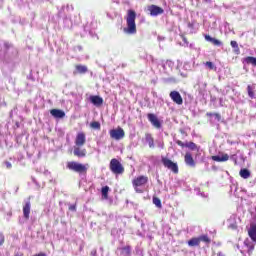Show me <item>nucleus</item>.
I'll use <instances>...</instances> for the list:
<instances>
[{
  "label": "nucleus",
  "instance_id": "f257e3e1",
  "mask_svg": "<svg viewBox=\"0 0 256 256\" xmlns=\"http://www.w3.org/2000/svg\"><path fill=\"white\" fill-rule=\"evenodd\" d=\"M137 19V13L135 10L129 9L125 16L126 27L123 28V32L126 35H135L137 33V24H135V20Z\"/></svg>",
  "mask_w": 256,
  "mask_h": 256
},
{
  "label": "nucleus",
  "instance_id": "f03ea898",
  "mask_svg": "<svg viewBox=\"0 0 256 256\" xmlns=\"http://www.w3.org/2000/svg\"><path fill=\"white\" fill-rule=\"evenodd\" d=\"M66 167L70 171H74V173H78L79 175H83L89 170V164H81L76 161L67 162Z\"/></svg>",
  "mask_w": 256,
  "mask_h": 256
},
{
  "label": "nucleus",
  "instance_id": "7ed1b4c3",
  "mask_svg": "<svg viewBox=\"0 0 256 256\" xmlns=\"http://www.w3.org/2000/svg\"><path fill=\"white\" fill-rule=\"evenodd\" d=\"M110 170L115 175H121L125 172V168H123V164H121V162H119V160H117L115 158H113L110 161Z\"/></svg>",
  "mask_w": 256,
  "mask_h": 256
},
{
  "label": "nucleus",
  "instance_id": "20e7f679",
  "mask_svg": "<svg viewBox=\"0 0 256 256\" xmlns=\"http://www.w3.org/2000/svg\"><path fill=\"white\" fill-rule=\"evenodd\" d=\"M238 249H240V252L244 256H251V253H253V250L255 249V246L249 240H245L241 245L237 246Z\"/></svg>",
  "mask_w": 256,
  "mask_h": 256
},
{
  "label": "nucleus",
  "instance_id": "39448f33",
  "mask_svg": "<svg viewBox=\"0 0 256 256\" xmlns=\"http://www.w3.org/2000/svg\"><path fill=\"white\" fill-rule=\"evenodd\" d=\"M149 181V178L146 176H139L136 179L133 180V186L135 187L136 193H143V190L139 189V187H143L147 182Z\"/></svg>",
  "mask_w": 256,
  "mask_h": 256
},
{
  "label": "nucleus",
  "instance_id": "423d86ee",
  "mask_svg": "<svg viewBox=\"0 0 256 256\" xmlns=\"http://www.w3.org/2000/svg\"><path fill=\"white\" fill-rule=\"evenodd\" d=\"M110 137L115 141H121L125 137V131L123 128L112 129L110 130Z\"/></svg>",
  "mask_w": 256,
  "mask_h": 256
},
{
  "label": "nucleus",
  "instance_id": "0eeeda50",
  "mask_svg": "<svg viewBox=\"0 0 256 256\" xmlns=\"http://www.w3.org/2000/svg\"><path fill=\"white\" fill-rule=\"evenodd\" d=\"M162 163L164 167H167V169H170V171H173V173H179V167L177 166V163H174L168 158H163Z\"/></svg>",
  "mask_w": 256,
  "mask_h": 256
},
{
  "label": "nucleus",
  "instance_id": "6e6552de",
  "mask_svg": "<svg viewBox=\"0 0 256 256\" xmlns=\"http://www.w3.org/2000/svg\"><path fill=\"white\" fill-rule=\"evenodd\" d=\"M148 11L150 12V15L152 17H157V15H163V13H164L163 8H161L157 5L148 6Z\"/></svg>",
  "mask_w": 256,
  "mask_h": 256
},
{
  "label": "nucleus",
  "instance_id": "1a4fd4ad",
  "mask_svg": "<svg viewBox=\"0 0 256 256\" xmlns=\"http://www.w3.org/2000/svg\"><path fill=\"white\" fill-rule=\"evenodd\" d=\"M86 141H87V138L85 136V133L79 132L75 138V145H76V147H83V145H85Z\"/></svg>",
  "mask_w": 256,
  "mask_h": 256
},
{
  "label": "nucleus",
  "instance_id": "9d476101",
  "mask_svg": "<svg viewBox=\"0 0 256 256\" xmlns=\"http://www.w3.org/2000/svg\"><path fill=\"white\" fill-rule=\"evenodd\" d=\"M170 98L176 105H183V97H181V94L178 91L170 92Z\"/></svg>",
  "mask_w": 256,
  "mask_h": 256
},
{
  "label": "nucleus",
  "instance_id": "9b49d317",
  "mask_svg": "<svg viewBox=\"0 0 256 256\" xmlns=\"http://www.w3.org/2000/svg\"><path fill=\"white\" fill-rule=\"evenodd\" d=\"M212 161H216L217 163H224L225 161H229V154L220 152L218 155L212 156Z\"/></svg>",
  "mask_w": 256,
  "mask_h": 256
},
{
  "label": "nucleus",
  "instance_id": "f8f14e48",
  "mask_svg": "<svg viewBox=\"0 0 256 256\" xmlns=\"http://www.w3.org/2000/svg\"><path fill=\"white\" fill-rule=\"evenodd\" d=\"M50 115H52V117H54L55 119H63V117H65V111L59 109H52L50 111Z\"/></svg>",
  "mask_w": 256,
  "mask_h": 256
},
{
  "label": "nucleus",
  "instance_id": "ddd939ff",
  "mask_svg": "<svg viewBox=\"0 0 256 256\" xmlns=\"http://www.w3.org/2000/svg\"><path fill=\"white\" fill-rule=\"evenodd\" d=\"M82 146L74 147V155L76 157H85L87 155V150L85 148H81Z\"/></svg>",
  "mask_w": 256,
  "mask_h": 256
},
{
  "label": "nucleus",
  "instance_id": "4468645a",
  "mask_svg": "<svg viewBox=\"0 0 256 256\" xmlns=\"http://www.w3.org/2000/svg\"><path fill=\"white\" fill-rule=\"evenodd\" d=\"M89 100L95 107H101L103 105V98L100 96H90Z\"/></svg>",
  "mask_w": 256,
  "mask_h": 256
},
{
  "label": "nucleus",
  "instance_id": "2eb2a0df",
  "mask_svg": "<svg viewBox=\"0 0 256 256\" xmlns=\"http://www.w3.org/2000/svg\"><path fill=\"white\" fill-rule=\"evenodd\" d=\"M148 119L150 123H152V125L156 127V129H159L161 127V123L159 122V119L157 118V116H155V114H148Z\"/></svg>",
  "mask_w": 256,
  "mask_h": 256
},
{
  "label": "nucleus",
  "instance_id": "dca6fc26",
  "mask_svg": "<svg viewBox=\"0 0 256 256\" xmlns=\"http://www.w3.org/2000/svg\"><path fill=\"white\" fill-rule=\"evenodd\" d=\"M184 161L186 165L189 167H195V160H193V156L191 155V152H187L184 157Z\"/></svg>",
  "mask_w": 256,
  "mask_h": 256
},
{
  "label": "nucleus",
  "instance_id": "f3484780",
  "mask_svg": "<svg viewBox=\"0 0 256 256\" xmlns=\"http://www.w3.org/2000/svg\"><path fill=\"white\" fill-rule=\"evenodd\" d=\"M204 37L206 41H208L209 43H212V45H215L216 47H221V45H223V42L209 35H205Z\"/></svg>",
  "mask_w": 256,
  "mask_h": 256
},
{
  "label": "nucleus",
  "instance_id": "a211bd4d",
  "mask_svg": "<svg viewBox=\"0 0 256 256\" xmlns=\"http://www.w3.org/2000/svg\"><path fill=\"white\" fill-rule=\"evenodd\" d=\"M239 175L242 179H249L251 177V171L247 168H242L239 171Z\"/></svg>",
  "mask_w": 256,
  "mask_h": 256
},
{
  "label": "nucleus",
  "instance_id": "6ab92c4d",
  "mask_svg": "<svg viewBox=\"0 0 256 256\" xmlns=\"http://www.w3.org/2000/svg\"><path fill=\"white\" fill-rule=\"evenodd\" d=\"M30 213H31V202H27L23 207V215L25 219H29Z\"/></svg>",
  "mask_w": 256,
  "mask_h": 256
},
{
  "label": "nucleus",
  "instance_id": "aec40b11",
  "mask_svg": "<svg viewBox=\"0 0 256 256\" xmlns=\"http://www.w3.org/2000/svg\"><path fill=\"white\" fill-rule=\"evenodd\" d=\"M244 63H246V65H253V67H256V57L248 56L244 58Z\"/></svg>",
  "mask_w": 256,
  "mask_h": 256
},
{
  "label": "nucleus",
  "instance_id": "412c9836",
  "mask_svg": "<svg viewBox=\"0 0 256 256\" xmlns=\"http://www.w3.org/2000/svg\"><path fill=\"white\" fill-rule=\"evenodd\" d=\"M146 143H148L150 149H153L155 147V142L151 134H146Z\"/></svg>",
  "mask_w": 256,
  "mask_h": 256
},
{
  "label": "nucleus",
  "instance_id": "4be33fe9",
  "mask_svg": "<svg viewBox=\"0 0 256 256\" xmlns=\"http://www.w3.org/2000/svg\"><path fill=\"white\" fill-rule=\"evenodd\" d=\"M76 71L77 73H80L81 75L87 73L88 68L85 65H76Z\"/></svg>",
  "mask_w": 256,
  "mask_h": 256
},
{
  "label": "nucleus",
  "instance_id": "5701e85b",
  "mask_svg": "<svg viewBox=\"0 0 256 256\" xmlns=\"http://www.w3.org/2000/svg\"><path fill=\"white\" fill-rule=\"evenodd\" d=\"M230 45L234 49V53H236V55H239L241 53V51L239 50V44H237V41L232 40L230 42Z\"/></svg>",
  "mask_w": 256,
  "mask_h": 256
},
{
  "label": "nucleus",
  "instance_id": "b1692460",
  "mask_svg": "<svg viewBox=\"0 0 256 256\" xmlns=\"http://www.w3.org/2000/svg\"><path fill=\"white\" fill-rule=\"evenodd\" d=\"M199 243H201L199 238H192L188 241L189 247H197L199 246Z\"/></svg>",
  "mask_w": 256,
  "mask_h": 256
},
{
  "label": "nucleus",
  "instance_id": "393cba45",
  "mask_svg": "<svg viewBox=\"0 0 256 256\" xmlns=\"http://www.w3.org/2000/svg\"><path fill=\"white\" fill-rule=\"evenodd\" d=\"M185 147H187L188 149H191V151H199V148L197 147V144H195L193 142L185 143Z\"/></svg>",
  "mask_w": 256,
  "mask_h": 256
},
{
  "label": "nucleus",
  "instance_id": "a878e982",
  "mask_svg": "<svg viewBox=\"0 0 256 256\" xmlns=\"http://www.w3.org/2000/svg\"><path fill=\"white\" fill-rule=\"evenodd\" d=\"M247 91L250 99H255V92L253 91V86L248 85Z\"/></svg>",
  "mask_w": 256,
  "mask_h": 256
},
{
  "label": "nucleus",
  "instance_id": "bb28decb",
  "mask_svg": "<svg viewBox=\"0 0 256 256\" xmlns=\"http://www.w3.org/2000/svg\"><path fill=\"white\" fill-rule=\"evenodd\" d=\"M101 193H102L103 199H108V197H109V195H108V193H109V186L103 187Z\"/></svg>",
  "mask_w": 256,
  "mask_h": 256
},
{
  "label": "nucleus",
  "instance_id": "cd10ccee",
  "mask_svg": "<svg viewBox=\"0 0 256 256\" xmlns=\"http://www.w3.org/2000/svg\"><path fill=\"white\" fill-rule=\"evenodd\" d=\"M199 241H203L204 243H211V239H209V236L207 235H202L200 237H198Z\"/></svg>",
  "mask_w": 256,
  "mask_h": 256
},
{
  "label": "nucleus",
  "instance_id": "c85d7f7f",
  "mask_svg": "<svg viewBox=\"0 0 256 256\" xmlns=\"http://www.w3.org/2000/svg\"><path fill=\"white\" fill-rule=\"evenodd\" d=\"M153 203H154V205H156L158 207V209H161V207H162L161 199L155 197V198H153Z\"/></svg>",
  "mask_w": 256,
  "mask_h": 256
},
{
  "label": "nucleus",
  "instance_id": "c756f323",
  "mask_svg": "<svg viewBox=\"0 0 256 256\" xmlns=\"http://www.w3.org/2000/svg\"><path fill=\"white\" fill-rule=\"evenodd\" d=\"M90 125L92 129H101V124L99 122H92Z\"/></svg>",
  "mask_w": 256,
  "mask_h": 256
},
{
  "label": "nucleus",
  "instance_id": "7c9ffc66",
  "mask_svg": "<svg viewBox=\"0 0 256 256\" xmlns=\"http://www.w3.org/2000/svg\"><path fill=\"white\" fill-rule=\"evenodd\" d=\"M205 65L210 70L215 69V64H213V62H206Z\"/></svg>",
  "mask_w": 256,
  "mask_h": 256
},
{
  "label": "nucleus",
  "instance_id": "2f4dec72",
  "mask_svg": "<svg viewBox=\"0 0 256 256\" xmlns=\"http://www.w3.org/2000/svg\"><path fill=\"white\" fill-rule=\"evenodd\" d=\"M165 73H167V67H171V61L165 62V64L162 65Z\"/></svg>",
  "mask_w": 256,
  "mask_h": 256
},
{
  "label": "nucleus",
  "instance_id": "473e14b6",
  "mask_svg": "<svg viewBox=\"0 0 256 256\" xmlns=\"http://www.w3.org/2000/svg\"><path fill=\"white\" fill-rule=\"evenodd\" d=\"M4 165L6 167V169H11V167H13V165L11 164V162H4Z\"/></svg>",
  "mask_w": 256,
  "mask_h": 256
},
{
  "label": "nucleus",
  "instance_id": "72a5a7b5",
  "mask_svg": "<svg viewBox=\"0 0 256 256\" xmlns=\"http://www.w3.org/2000/svg\"><path fill=\"white\" fill-rule=\"evenodd\" d=\"M5 243V236L3 234H0V245H3Z\"/></svg>",
  "mask_w": 256,
  "mask_h": 256
},
{
  "label": "nucleus",
  "instance_id": "f704fd0d",
  "mask_svg": "<svg viewBox=\"0 0 256 256\" xmlns=\"http://www.w3.org/2000/svg\"><path fill=\"white\" fill-rule=\"evenodd\" d=\"M157 146H158L160 149H163V147H164L163 141H157Z\"/></svg>",
  "mask_w": 256,
  "mask_h": 256
},
{
  "label": "nucleus",
  "instance_id": "c9c22d12",
  "mask_svg": "<svg viewBox=\"0 0 256 256\" xmlns=\"http://www.w3.org/2000/svg\"><path fill=\"white\" fill-rule=\"evenodd\" d=\"M177 145H179L180 147H185V143H183L181 140H178Z\"/></svg>",
  "mask_w": 256,
  "mask_h": 256
},
{
  "label": "nucleus",
  "instance_id": "e433bc0d",
  "mask_svg": "<svg viewBox=\"0 0 256 256\" xmlns=\"http://www.w3.org/2000/svg\"><path fill=\"white\" fill-rule=\"evenodd\" d=\"M70 211H76L77 207L75 205L69 206Z\"/></svg>",
  "mask_w": 256,
  "mask_h": 256
},
{
  "label": "nucleus",
  "instance_id": "4c0bfd02",
  "mask_svg": "<svg viewBox=\"0 0 256 256\" xmlns=\"http://www.w3.org/2000/svg\"><path fill=\"white\" fill-rule=\"evenodd\" d=\"M91 255H92V256L97 255V251H96V250H93V251L91 252Z\"/></svg>",
  "mask_w": 256,
  "mask_h": 256
},
{
  "label": "nucleus",
  "instance_id": "58836bf2",
  "mask_svg": "<svg viewBox=\"0 0 256 256\" xmlns=\"http://www.w3.org/2000/svg\"><path fill=\"white\" fill-rule=\"evenodd\" d=\"M5 47H9V44H5Z\"/></svg>",
  "mask_w": 256,
  "mask_h": 256
},
{
  "label": "nucleus",
  "instance_id": "ea45409f",
  "mask_svg": "<svg viewBox=\"0 0 256 256\" xmlns=\"http://www.w3.org/2000/svg\"><path fill=\"white\" fill-rule=\"evenodd\" d=\"M202 195V197H205V194H201Z\"/></svg>",
  "mask_w": 256,
  "mask_h": 256
}]
</instances>
